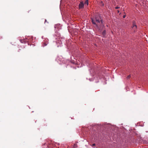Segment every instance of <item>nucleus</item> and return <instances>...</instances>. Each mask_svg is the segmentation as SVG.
Here are the masks:
<instances>
[{
  "label": "nucleus",
  "mask_w": 148,
  "mask_h": 148,
  "mask_svg": "<svg viewBox=\"0 0 148 148\" xmlns=\"http://www.w3.org/2000/svg\"><path fill=\"white\" fill-rule=\"evenodd\" d=\"M92 22L97 28H99L100 25H102L103 21L102 20L100 16L97 14L95 15V18H92Z\"/></svg>",
  "instance_id": "nucleus-1"
},
{
  "label": "nucleus",
  "mask_w": 148,
  "mask_h": 148,
  "mask_svg": "<svg viewBox=\"0 0 148 148\" xmlns=\"http://www.w3.org/2000/svg\"><path fill=\"white\" fill-rule=\"evenodd\" d=\"M84 2L82 1H81L80 3L79 4V9H82L84 8Z\"/></svg>",
  "instance_id": "nucleus-2"
},
{
  "label": "nucleus",
  "mask_w": 148,
  "mask_h": 148,
  "mask_svg": "<svg viewBox=\"0 0 148 148\" xmlns=\"http://www.w3.org/2000/svg\"><path fill=\"white\" fill-rule=\"evenodd\" d=\"M135 28H136V25L135 24V23L133 22V26H132V27L134 28H135Z\"/></svg>",
  "instance_id": "nucleus-3"
},
{
  "label": "nucleus",
  "mask_w": 148,
  "mask_h": 148,
  "mask_svg": "<svg viewBox=\"0 0 148 148\" xmlns=\"http://www.w3.org/2000/svg\"><path fill=\"white\" fill-rule=\"evenodd\" d=\"M102 34L103 37L105 36V35L106 34V31L105 30H104L103 31V32L102 33Z\"/></svg>",
  "instance_id": "nucleus-4"
},
{
  "label": "nucleus",
  "mask_w": 148,
  "mask_h": 148,
  "mask_svg": "<svg viewBox=\"0 0 148 148\" xmlns=\"http://www.w3.org/2000/svg\"><path fill=\"white\" fill-rule=\"evenodd\" d=\"M88 0H86L84 2V4H87V5H88Z\"/></svg>",
  "instance_id": "nucleus-5"
},
{
  "label": "nucleus",
  "mask_w": 148,
  "mask_h": 148,
  "mask_svg": "<svg viewBox=\"0 0 148 148\" xmlns=\"http://www.w3.org/2000/svg\"><path fill=\"white\" fill-rule=\"evenodd\" d=\"M143 143L144 144L148 146V142L146 140L144 141Z\"/></svg>",
  "instance_id": "nucleus-6"
},
{
  "label": "nucleus",
  "mask_w": 148,
  "mask_h": 148,
  "mask_svg": "<svg viewBox=\"0 0 148 148\" xmlns=\"http://www.w3.org/2000/svg\"><path fill=\"white\" fill-rule=\"evenodd\" d=\"M131 77V76H130V75H128L127 77V79H129Z\"/></svg>",
  "instance_id": "nucleus-7"
},
{
  "label": "nucleus",
  "mask_w": 148,
  "mask_h": 148,
  "mask_svg": "<svg viewBox=\"0 0 148 148\" xmlns=\"http://www.w3.org/2000/svg\"><path fill=\"white\" fill-rule=\"evenodd\" d=\"M48 23V22H47V20L46 19H45V23L46 24V23Z\"/></svg>",
  "instance_id": "nucleus-8"
},
{
  "label": "nucleus",
  "mask_w": 148,
  "mask_h": 148,
  "mask_svg": "<svg viewBox=\"0 0 148 148\" xmlns=\"http://www.w3.org/2000/svg\"><path fill=\"white\" fill-rule=\"evenodd\" d=\"M95 144L94 143V144H93L92 145V147H93V146H95Z\"/></svg>",
  "instance_id": "nucleus-9"
},
{
  "label": "nucleus",
  "mask_w": 148,
  "mask_h": 148,
  "mask_svg": "<svg viewBox=\"0 0 148 148\" xmlns=\"http://www.w3.org/2000/svg\"><path fill=\"white\" fill-rule=\"evenodd\" d=\"M119 8V7H115V8L116 9H117L118 8Z\"/></svg>",
  "instance_id": "nucleus-10"
},
{
  "label": "nucleus",
  "mask_w": 148,
  "mask_h": 148,
  "mask_svg": "<svg viewBox=\"0 0 148 148\" xmlns=\"http://www.w3.org/2000/svg\"><path fill=\"white\" fill-rule=\"evenodd\" d=\"M125 15H124L123 16V18H125Z\"/></svg>",
  "instance_id": "nucleus-11"
},
{
  "label": "nucleus",
  "mask_w": 148,
  "mask_h": 148,
  "mask_svg": "<svg viewBox=\"0 0 148 148\" xmlns=\"http://www.w3.org/2000/svg\"><path fill=\"white\" fill-rule=\"evenodd\" d=\"M117 12L118 13H119V10H117Z\"/></svg>",
  "instance_id": "nucleus-12"
}]
</instances>
